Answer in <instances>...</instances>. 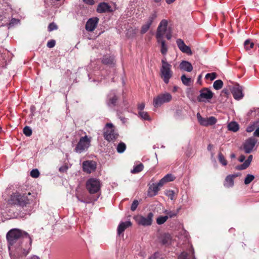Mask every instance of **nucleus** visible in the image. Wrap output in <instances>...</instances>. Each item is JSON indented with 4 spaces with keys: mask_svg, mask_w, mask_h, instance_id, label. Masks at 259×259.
<instances>
[{
    "mask_svg": "<svg viewBox=\"0 0 259 259\" xmlns=\"http://www.w3.org/2000/svg\"><path fill=\"white\" fill-rule=\"evenodd\" d=\"M9 255L11 259H22L30 250L32 239L26 232L13 229L7 234Z\"/></svg>",
    "mask_w": 259,
    "mask_h": 259,
    "instance_id": "nucleus-1",
    "label": "nucleus"
},
{
    "mask_svg": "<svg viewBox=\"0 0 259 259\" xmlns=\"http://www.w3.org/2000/svg\"><path fill=\"white\" fill-rule=\"evenodd\" d=\"M34 196L30 192L25 193L16 192L11 195V200L13 202L20 207L19 211H15V206H13L9 209V216L11 218H23L26 215H29L32 211L33 207V200Z\"/></svg>",
    "mask_w": 259,
    "mask_h": 259,
    "instance_id": "nucleus-2",
    "label": "nucleus"
},
{
    "mask_svg": "<svg viewBox=\"0 0 259 259\" xmlns=\"http://www.w3.org/2000/svg\"><path fill=\"white\" fill-rule=\"evenodd\" d=\"M161 63L162 65L160 69V77L164 83L167 84L173 74L171 65L166 61L165 58L162 59Z\"/></svg>",
    "mask_w": 259,
    "mask_h": 259,
    "instance_id": "nucleus-3",
    "label": "nucleus"
},
{
    "mask_svg": "<svg viewBox=\"0 0 259 259\" xmlns=\"http://www.w3.org/2000/svg\"><path fill=\"white\" fill-rule=\"evenodd\" d=\"M167 21L163 19L159 23L156 33V38L157 39L160 40V38L163 39L165 36L167 39H170L171 37V31L170 28L167 29Z\"/></svg>",
    "mask_w": 259,
    "mask_h": 259,
    "instance_id": "nucleus-4",
    "label": "nucleus"
},
{
    "mask_svg": "<svg viewBox=\"0 0 259 259\" xmlns=\"http://www.w3.org/2000/svg\"><path fill=\"white\" fill-rule=\"evenodd\" d=\"M91 137L87 135L81 137L76 144L74 151L80 154L86 151L91 145Z\"/></svg>",
    "mask_w": 259,
    "mask_h": 259,
    "instance_id": "nucleus-5",
    "label": "nucleus"
},
{
    "mask_svg": "<svg viewBox=\"0 0 259 259\" xmlns=\"http://www.w3.org/2000/svg\"><path fill=\"white\" fill-rule=\"evenodd\" d=\"M85 185L89 192L93 194L100 191L102 184L99 179L92 178L87 180Z\"/></svg>",
    "mask_w": 259,
    "mask_h": 259,
    "instance_id": "nucleus-6",
    "label": "nucleus"
},
{
    "mask_svg": "<svg viewBox=\"0 0 259 259\" xmlns=\"http://www.w3.org/2000/svg\"><path fill=\"white\" fill-rule=\"evenodd\" d=\"M171 100L172 96L170 94L165 92L154 98L153 105L155 108H158L164 103L170 102Z\"/></svg>",
    "mask_w": 259,
    "mask_h": 259,
    "instance_id": "nucleus-7",
    "label": "nucleus"
},
{
    "mask_svg": "<svg viewBox=\"0 0 259 259\" xmlns=\"http://www.w3.org/2000/svg\"><path fill=\"white\" fill-rule=\"evenodd\" d=\"M118 136L115 131L112 123H107L104 128V137L107 141L110 142L116 140Z\"/></svg>",
    "mask_w": 259,
    "mask_h": 259,
    "instance_id": "nucleus-8",
    "label": "nucleus"
},
{
    "mask_svg": "<svg viewBox=\"0 0 259 259\" xmlns=\"http://www.w3.org/2000/svg\"><path fill=\"white\" fill-rule=\"evenodd\" d=\"M199 92L200 95L197 97V100L199 102L209 101L213 96V93L211 91L207 88L202 89Z\"/></svg>",
    "mask_w": 259,
    "mask_h": 259,
    "instance_id": "nucleus-9",
    "label": "nucleus"
},
{
    "mask_svg": "<svg viewBox=\"0 0 259 259\" xmlns=\"http://www.w3.org/2000/svg\"><path fill=\"white\" fill-rule=\"evenodd\" d=\"M153 217V213L152 212H149L146 217L142 215L137 216L135 218V220L139 225L149 226L152 223Z\"/></svg>",
    "mask_w": 259,
    "mask_h": 259,
    "instance_id": "nucleus-10",
    "label": "nucleus"
},
{
    "mask_svg": "<svg viewBox=\"0 0 259 259\" xmlns=\"http://www.w3.org/2000/svg\"><path fill=\"white\" fill-rule=\"evenodd\" d=\"M257 142V140L253 137H250L245 140L243 145L245 153L247 154L251 153Z\"/></svg>",
    "mask_w": 259,
    "mask_h": 259,
    "instance_id": "nucleus-11",
    "label": "nucleus"
},
{
    "mask_svg": "<svg viewBox=\"0 0 259 259\" xmlns=\"http://www.w3.org/2000/svg\"><path fill=\"white\" fill-rule=\"evenodd\" d=\"M197 117L199 123L205 126L212 125L217 122V119L213 117L204 118L202 117L199 113L197 114Z\"/></svg>",
    "mask_w": 259,
    "mask_h": 259,
    "instance_id": "nucleus-12",
    "label": "nucleus"
},
{
    "mask_svg": "<svg viewBox=\"0 0 259 259\" xmlns=\"http://www.w3.org/2000/svg\"><path fill=\"white\" fill-rule=\"evenodd\" d=\"M118 97L115 91H111L107 95L106 103L107 105L113 108L116 105Z\"/></svg>",
    "mask_w": 259,
    "mask_h": 259,
    "instance_id": "nucleus-13",
    "label": "nucleus"
},
{
    "mask_svg": "<svg viewBox=\"0 0 259 259\" xmlns=\"http://www.w3.org/2000/svg\"><path fill=\"white\" fill-rule=\"evenodd\" d=\"M97 167V163L93 160H86L82 163V170L84 172L91 174L94 171Z\"/></svg>",
    "mask_w": 259,
    "mask_h": 259,
    "instance_id": "nucleus-14",
    "label": "nucleus"
},
{
    "mask_svg": "<svg viewBox=\"0 0 259 259\" xmlns=\"http://www.w3.org/2000/svg\"><path fill=\"white\" fill-rule=\"evenodd\" d=\"M243 88L238 84H235L231 89L233 97L236 100H240L243 97Z\"/></svg>",
    "mask_w": 259,
    "mask_h": 259,
    "instance_id": "nucleus-15",
    "label": "nucleus"
},
{
    "mask_svg": "<svg viewBox=\"0 0 259 259\" xmlns=\"http://www.w3.org/2000/svg\"><path fill=\"white\" fill-rule=\"evenodd\" d=\"M99 21V18L93 17L89 19L86 23L85 29L88 31H93L96 28Z\"/></svg>",
    "mask_w": 259,
    "mask_h": 259,
    "instance_id": "nucleus-16",
    "label": "nucleus"
},
{
    "mask_svg": "<svg viewBox=\"0 0 259 259\" xmlns=\"http://www.w3.org/2000/svg\"><path fill=\"white\" fill-rule=\"evenodd\" d=\"M177 44L179 49L184 53H186L189 55L192 54V51L190 48L186 46L184 41L181 39H178L177 40Z\"/></svg>",
    "mask_w": 259,
    "mask_h": 259,
    "instance_id": "nucleus-17",
    "label": "nucleus"
},
{
    "mask_svg": "<svg viewBox=\"0 0 259 259\" xmlns=\"http://www.w3.org/2000/svg\"><path fill=\"white\" fill-rule=\"evenodd\" d=\"M162 186L159 185V182L157 183H153L150 185L148 190V196L153 197L156 195L160 189V187H161Z\"/></svg>",
    "mask_w": 259,
    "mask_h": 259,
    "instance_id": "nucleus-18",
    "label": "nucleus"
},
{
    "mask_svg": "<svg viewBox=\"0 0 259 259\" xmlns=\"http://www.w3.org/2000/svg\"><path fill=\"white\" fill-rule=\"evenodd\" d=\"M102 62L104 64L113 66L115 64L114 57L112 55H105L103 56Z\"/></svg>",
    "mask_w": 259,
    "mask_h": 259,
    "instance_id": "nucleus-19",
    "label": "nucleus"
},
{
    "mask_svg": "<svg viewBox=\"0 0 259 259\" xmlns=\"http://www.w3.org/2000/svg\"><path fill=\"white\" fill-rule=\"evenodd\" d=\"M238 176L239 174H237L228 176L225 179L224 186L228 188L232 187L234 185V178L238 177Z\"/></svg>",
    "mask_w": 259,
    "mask_h": 259,
    "instance_id": "nucleus-20",
    "label": "nucleus"
},
{
    "mask_svg": "<svg viewBox=\"0 0 259 259\" xmlns=\"http://www.w3.org/2000/svg\"><path fill=\"white\" fill-rule=\"evenodd\" d=\"M132 225V223L130 221H126L125 222H121L119 224L117 228V233L120 235L122 233L124 230L128 227Z\"/></svg>",
    "mask_w": 259,
    "mask_h": 259,
    "instance_id": "nucleus-21",
    "label": "nucleus"
},
{
    "mask_svg": "<svg viewBox=\"0 0 259 259\" xmlns=\"http://www.w3.org/2000/svg\"><path fill=\"white\" fill-rule=\"evenodd\" d=\"M110 6L107 3H101L98 5L97 11L100 13H105L110 11Z\"/></svg>",
    "mask_w": 259,
    "mask_h": 259,
    "instance_id": "nucleus-22",
    "label": "nucleus"
},
{
    "mask_svg": "<svg viewBox=\"0 0 259 259\" xmlns=\"http://www.w3.org/2000/svg\"><path fill=\"white\" fill-rule=\"evenodd\" d=\"M159 240L163 245H167L170 242L171 236L169 234H163L160 235Z\"/></svg>",
    "mask_w": 259,
    "mask_h": 259,
    "instance_id": "nucleus-23",
    "label": "nucleus"
},
{
    "mask_svg": "<svg viewBox=\"0 0 259 259\" xmlns=\"http://www.w3.org/2000/svg\"><path fill=\"white\" fill-rule=\"evenodd\" d=\"M181 69L187 72H191L193 70V66L188 61H183L180 64Z\"/></svg>",
    "mask_w": 259,
    "mask_h": 259,
    "instance_id": "nucleus-24",
    "label": "nucleus"
},
{
    "mask_svg": "<svg viewBox=\"0 0 259 259\" xmlns=\"http://www.w3.org/2000/svg\"><path fill=\"white\" fill-rule=\"evenodd\" d=\"M194 249L191 247L189 253L184 251L179 256L178 259H194L193 256Z\"/></svg>",
    "mask_w": 259,
    "mask_h": 259,
    "instance_id": "nucleus-25",
    "label": "nucleus"
},
{
    "mask_svg": "<svg viewBox=\"0 0 259 259\" xmlns=\"http://www.w3.org/2000/svg\"><path fill=\"white\" fill-rule=\"evenodd\" d=\"M175 179V177L172 175L168 174L159 181V185H163L166 183L173 181Z\"/></svg>",
    "mask_w": 259,
    "mask_h": 259,
    "instance_id": "nucleus-26",
    "label": "nucleus"
},
{
    "mask_svg": "<svg viewBox=\"0 0 259 259\" xmlns=\"http://www.w3.org/2000/svg\"><path fill=\"white\" fill-rule=\"evenodd\" d=\"M157 41L161 45L160 52L161 54L163 55H166L167 52V47L165 43L164 40L162 38H160V40L157 39Z\"/></svg>",
    "mask_w": 259,
    "mask_h": 259,
    "instance_id": "nucleus-27",
    "label": "nucleus"
},
{
    "mask_svg": "<svg viewBox=\"0 0 259 259\" xmlns=\"http://www.w3.org/2000/svg\"><path fill=\"white\" fill-rule=\"evenodd\" d=\"M228 130L233 132H236L239 130V125L236 122H231L228 125Z\"/></svg>",
    "mask_w": 259,
    "mask_h": 259,
    "instance_id": "nucleus-28",
    "label": "nucleus"
},
{
    "mask_svg": "<svg viewBox=\"0 0 259 259\" xmlns=\"http://www.w3.org/2000/svg\"><path fill=\"white\" fill-rule=\"evenodd\" d=\"M144 168V165L142 163H140L136 166H135L132 170H131V172L133 174H136L141 172Z\"/></svg>",
    "mask_w": 259,
    "mask_h": 259,
    "instance_id": "nucleus-29",
    "label": "nucleus"
},
{
    "mask_svg": "<svg viewBox=\"0 0 259 259\" xmlns=\"http://www.w3.org/2000/svg\"><path fill=\"white\" fill-rule=\"evenodd\" d=\"M126 145L123 142H120L116 148V150L118 153H123L126 149Z\"/></svg>",
    "mask_w": 259,
    "mask_h": 259,
    "instance_id": "nucleus-30",
    "label": "nucleus"
},
{
    "mask_svg": "<svg viewBox=\"0 0 259 259\" xmlns=\"http://www.w3.org/2000/svg\"><path fill=\"white\" fill-rule=\"evenodd\" d=\"M181 80L184 84L187 86H189L191 83V78L187 77L185 75H183L181 76Z\"/></svg>",
    "mask_w": 259,
    "mask_h": 259,
    "instance_id": "nucleus-31",
    "label": "nucleus"
},
{
    "mask_svg": "<svg viewBox=\"0 0 259 259\" xmlns=\"http://www.w3.org/2000/svg\"><path fill=\"white\" fill-rule=\"evenodd\" d=\"M223 85V82L221 79L215 80L213 84V87L216 90L221 89Z\"/></svg>",
    "mask_w": 259,
    "mask_h": 259,
    "instance_id": "nucleus-32",
    "label": "nucleus"
},
{
    "mask_svg": "<svg viewBox=\"0 0 259 259\" xmlns=\"http://www.w3.org/2000/svg\"><path fill=\"white\" fill-rule=\"evenodd\" d=\"M245 49L246 51H249L254 47V43L250 42L249 39L246 40L244 42Z\"/></svg>",
    "mask_w": 259,
    "mask_h": 259,
    "instance_id": "nucleus-33",
    "label": "nucleus"
},
{
    "mask_svg": "<svg viewBox=\"0 0 259 259\" xmlns=\"http://www.w3.org/2000/svg\"><path fill=\"white\" fill-rule=\"evenodd\" d=\"M138 114L140 118L143 120H150V118L147 112L141 111V112H138Z\"/></svg>",
    "mask_w": 259,
    "mask_h": 259,
    "instance_id": "nucleus-34",
    "label": "nucleus"
},
{
    "mask_svg": "<svg viewBox=\"0 0 259 259\" xmlns=\"http://www.w3.org/2000/svg\"><path fill=\"white\" fill-rule=\"evenodd\" d=\"M168 218V216H160L157 218L156 222L158 225H162L167 221Z\"/></svg>",
    "mask_w": 259,
    "mask_h": 259,
    "instance_id": "nucleus-35",
    "label": "nucleus"
},
{
    "mask_svg": "<svg viewBox=\"0 0 259 259\" xmlns=\"http://www.w3.org/2000/svg\"><path fill=\"white\" fill-rule=\"evenodd\" d=\"M218 159L219 162L224 166H225L227 164V161L225 158L223 154L220 152L218 154Z\"/></svg>",
    "mask_w": 259,
    "mask_h": 259,
    "instance_id": "nucleus-36",
    "label": "nucleus"
},
{
    "mask_svg": "<svg viewBox=\"0 0 259 259\" xmlns=\"http://www.w3.org/2000/svg\"><path fill=\"white\" fill-rule=\"evenodd\" d=\"M254 179V176L252 175L248 174L244 179V184L248 185Z\"/></svg>",
    "mask_w": 259,
    "mask_h": 259,
    "instance_id": "nucleus-37",
    "label": "nucleus"
},
{
    "mask_svg": "<svg viewBox=\"0 0 259 259\" xmlns=\"http://www.w3.org/2000/svg\"><path fill=\"white\" fill-rule=\"evenodd\" d=\"M180 210V208L178 209L176 212L172 211L165 210V211H164V213L167 214L166 216H168V218H171L176 217L177 215V213L179 212Z\"/></svg>",
    "mask_w": 259,
    "mask_h": 259,
    "instance_id": "nucleus-38",
    "label": "nucleus"
},
{
    "mask_svg": "<svg viewBox=\"0 0 259 259\" xmlns=\"http://www.w3.org/2000/svg\"><path fill=\"white\" fill-rule=\"evenodd\" d=\"M151 25V24L146 22V23L142 26L141 30V33L142 34L145 33L149 29Z\"/></svg>",
    "mask_w": 259,
    "mask_h": 259,
    "instance_id": "nucleus-39",
    "label": "nucleus"
},
{
    "mask_svg": "<svg viewBox=\"0 0 259 259\" xmlns=\"http://www.w3.org/2000/svg\"><path fill=\"white\" fill-rule=\"evenodd\" d=\"M23 133L25 136L29 137L32 135V132L30 127L26 126L23 128Z\"/></svg>",
    "mask_w": 259,
    "mask_h": 259,
    "instance_id": "nucleus-40",
    "label": "nucleus"
},
{
    "mask_svg": "<svg viewBox=\"0 0 259 259\" xmlns=\"http://www.w3.org/2000/svg\"><path fill=\"white\" fill-rule=\"evenodd\" d=\"M30 176L34 178H36L39 176V172L37 169H33L30 172Z\"/></svg>",
    "mask_w": 259,
    "mask_h": 259,
    "instance_id": "nucleus-41",
    "label": "nucleus"
},
{
    "mask_svg": "<svg viewBox=\"0 0 259 259\" xmlns=\"http://www.w3.org/2000/svg\"><path fill=\"white\" fill-rule=\"evenodd\" d=\"M157 17V14L155 12H153L149 17L147 22L149 23L150 24H152L153 20L156 19Z\"/></svg>",
    "mask_w": 259,
    "mask_h": 259,
    "instance_id": "nucleus-42",
    "label": "nucleus"
},
{
    "mask_svg": "<svg viewBox=\"0 0 259 259\" xmlns=\"http://www.w3.org/2000/svg\"><path fill=\"white\" fill-rule=\"evenodd\" d=\"M165 194L167 196H168L171 200L174 199V194L175 192L173 190H169L166 191L165 192Z\"/></svg>",
    "mask_w": 259,
    "mask_h": 259,
    "instance_id": "nucleus-43",
    "label": "nucleus"
},
{
    "mask_svg": "<svg viewBox=\"0 0 259 259\" xmlns=\"http://www.w3.org/2000/svg\"><path fill=\"white\" fill-rule=\"evenodd\" d=\"M217 77L215 73H207L205 75L206 79H210V80H214Z\"/></svg>",
    "mask_w": 259,
    "mask_h": 259,
    "instance_id": "nucleus-44",
    "label": "nucleus"
},
{
    "mask_svg": "<svg viewBox=\"0 0 259 259\" xmlns=\"http://www.w3.org/2000/svg\"><path fill=\"white\" fill-rule=\"evenodd\" d=\"M249 165L244 161L243 163L238 165L236 167V168L238 170H243L247 168Z\"/></svg>",
    "mask_w": 259,
    "mask_h": 259,
    "instance_id": "nucleus-45",
    "label": "nucleus"
},
{
    "mask_svg": "<svg viewBox=\"0 0 259 259\" xmlns=\"http://www.w3.org/2000/svg\"><path fill=\"white\" fill-rule=\"evenodd\" d=\"M139 205V202L137 200H135L131 205V209L132 211H135L136 208H137L138 206Z\"/></svg>",
    "mask_w": 259,
    "mask_h": 259,
    "instance_id": "nucleus-46",
    "label": "nucleus"
},
{
    "mask_svg": "<svg viewBox=\"0 0 259 259\" xmlns=\"http://www.w3.org/2000/svg\"><path fill=\"white\" fill-rule=\"evenodd\" d=\"M55 44H56L55 40H53V39H52V40H49L47 42V46L49 48H53L55 46Z\"/></svg>",
    "mask_w": 259,
    "mask_h": 259,
    "instance_id": "nucleus-47",
    "label": "nucleus"
},
{
    "mask_svg": "<svg viewBox=\"0 0 259 259\" xmlns=\"http://www.w3.org/2000/svg\"><path fill=\"white\" fill-rule=\"evenodd\" d=\"M57 27L56 25L53 23L50 24L48 26V30L49 31H51L52 30L57 29Z\"/></svg>",
    "mask_w": 259,
    "mask_h": 259,
    "instance_id": "nucleus-48",
    "label": "nucleus"
},
{
    "mask_svg": "<svg viewBox=\"0 0 259 259\" xmlns=\"http://www.w3.org/2000/svg\"><path fill=\"white\" fill-rule=\"evenodd\" d=\"M255 125L254 124H253L252 125H250L248 126L246 128V131L248 133H250L254 131L255 127Z\"/></svg>",
    "mask_w": 259,
    "mask_h": 259,
    "instance_id": "nucleus-49",
    "label": "nucleus"
},
{
    "mask_svg": "<svg viewBox=\"0 0 259 259\" xmlns=\"http://www.w3.org/2000/svg\"><path fill=\"white\" fill-rule=\"evenodd\" d=\"M160 254L158 252H155L149 259H159Z\"/></svg>",
    "mask_w": 259,
    "mask_h": 259,
    "instance_id": "nucleus-50",
    "label": "nucleus"
},
{
    "mask_svg": "<svg viewBox=\"0 0 259 259\" xmlns=\"http://www.w3.org/2000/svg\"><path fill=\"white\" fill-rule=\"evenodd\" d=\"M68 168V166L65 165H63V166H61L59 168V170L61 172H66L67 171Z\"/></svg>",
    "mask_w": 259,
    "mask_h": 259,
    "instance_id": "nucleus-51",
    "label": "nucleus"
},
{
    "mask_svg": "<svg viewBox=\"0 0 259 259\" xmlns=\"http://www.w3.org/2000/svg\"><path fill=\"white\" fill-rule=\"evenodd\" d=\"M145 108V104L144 103H142L139 104L138 106V110L139 112H141V111H143Z\"/></svg>",
    "mask_w": 259,
    "mask_h": 259,
    "instance_id": "nucleus-52",
    "label": "nucleus"
},
{
    "mask_svg": "<svg viewBox=\"0 0 259 259\" xmlns=\"http://www.w3.org/2000/svg\"><path fill=\"white\" fill-rule=\"evenodd\" d=\"M19 22V20L16 19H12L11 22L9 23L10 26H12L14 24H17Z\"/></svg>",
    "mask_w": 259,
    "mask_h": 259,
    "instance_id": "nucleus-53",
    "label": "nucleus"
},
{
    "mask_svg": "<svg viewBox=\"0 0 259 259\" xmlns=\"http://www.w3.org/2000/svg\"><path fill=\"white\" fill-rule=\"evenodd\" d=\"M252 160V155H250L248 157L247 159L246 160H245V162L249 166Z\"/></svg>",
    "mask_w": 259,
    "mask_h": 259,
    "instance_id": "nucleus-54",
    "label": "nucleus"
},
{
    "mask_svg": "<svg viewBox=\"0 0 259 259\" xmlns=\"http://www.w3.org/2000/svg\"><path fill=\"white\" fill-rule=\"evenodd\" d=\"M84 2L88 5H93L95 4L94 0H84Z\"/></svg>",
    "mask_w": 259,
    "mask_h": 259,
    "instance_id": "nucleus-55",
    "label": "nucleus"
},
{
    "mask_svg": "<svg viewBox=\"0 0 259 259\" xmlns=\"http://www.w3.org/2000/svg\"><path fill=\"white\" fill-rule=\"evenodd\" d=\"M5 18H6L3 15H0V26H3L5 24V23L2 22V21H4Z\"/></svg>",
    "mask_w": 259,
    "mask_h": 259,
    "instance_id": "nucleus-56",
    "label": "nucleus"
},
{
    "mask_svg": "<svg viewBox=\"0 0 259 259\" xmlns=\"http://www.w3.org/2000/svg\"><path fill=\"white\" fill-rule=\"evenodd\" d=\"M253 136L255 137H259V127L256 128L254 132Z\"/></svg>",
    "mask_w": 259,
    "mask_h": 259,
    "instance_id": "nucleus-57",
    "label": "nucleus"
},
{
    "mask_svg": "<svg viewBox=\"0 0 259 259\" xmlns=\"http://www.w3.org/2000/svg\"><path fill=\"white\" fill-rule=\"evenodd\" d=\"M245 159V156L244 155H241L240 157H239V160L240 162H243Z\"/></svg>",
    "mask_w": 259,
    "mask_h": 259,
    "instance_id": "nucleus-58",
    "label": "nucleus"
},
{
    "mask_svg": "<svg viewBox=\"0 0 259 259\" xmlns=\"http://www.w3.org/2000/svg\"><path fill=\"white\" fill-rule=\"evenodd\" d=\"M176 0H165L166 3L168 4H170L174 3Z\"/></svg>",
    "mask_w": 259,
    "mask_h": 259,
    "instance_id": "nucleus-59",
    "label": "nucleus"
},
{
    "mask_svg": "<svg viewBox=\"0 0 259 259\" xmlns=\"http://www.w3.org/2000/svg\"><path fill=\"white\" fill-rule=\"evenodd\" d=\"M77 198L78 201H80V202H83V203H87V201L83 200L81 199L80 198H79V197L78 196H77Z\"/></svg>",
    "mask_w": 259,
    "mask_h": 259,
    "instance_id": "nucleus-60",
    "label": "nucleus"
},
{
    "mask_svg": "<svg viewBox=\"0 0 259 259\" xmlns=\"http://www.w3.org/2000/svg\"><path fill=\"white\" fill-rule=\"evenodd\" d=\"M29 259H39V258L36 255H33Z\"/></svg>",
    "mask_w": 259,
    "mask_h": 259,
    "instance_id": "nucleus-61",
    "label": "nucleus"
},
{
    "mask_svg": "<svg viewBox=\"0 0 259 259\" xmlns=\"http://www.w3.org/2000/svg\"><path fill=\"white\" fill-rule=\"evenodd\" d=\"M178 89V87H177V86H175V87H174V88H173V90H172V91H173L174 92H177V91Z\"/></svg>",
    "mask_w": 259,
    "mask_h": 259,
    "instance_id": "nucleus-62",
    "label": "nucleus"
},
{
    "mask_svg": "<svg viewBox=\"0 0 259 259\" xmlns=\"http://www.w3.org/2000/svg\"><path fill=\"white\" fill-rule=\"evenodd\" d=\"M211 145H210V144H209V145L208 146V147H207V149H208V150H211Z\"/></svg>",
    "mask_w": 259,
    "mask_h": 259,
    "instance_id": "nucleus-63",
    "label": "nucleus"
},
{
    "mask_svg": "<svg viewBox=\"0 0 259 259\" xmlns=\"http://www.w3.org/2000/svg\"><path fill=\"white\" fill-rule=\"evenodd\" d=\"M235 154H232L231 155V158H234V157H235Z\"/></svg>",
    "mask_w": 259,
    "mask_h": 259,
    "instance_id": "nucleus-64",
    "label": "nucleus"
}]
</instances>
